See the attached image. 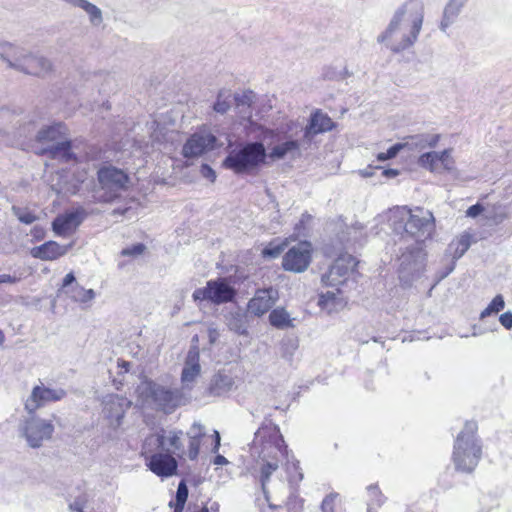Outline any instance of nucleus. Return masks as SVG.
I'll use <instances>...</instances> for the list:
<instances>
[{
	"mask_svg": "<svg viewBox=\"0 0 512 512\" xmlns=\"http://www.w3.org/2000/svg\"><path fill=\"white\" fill-rule=\"evenodd\" d=\"M424 21L422 0H407L393 13L387 27L377 36V42L394 54L413 47Z\"/></svg>",
	"mask_w": 512,
	"mask_h": 512,
	"instance_id": "1",
	"label": "nucleus"
},
{
	"mask_svg": "<svg viewBox=\"0 0 512 512\" xmlns=\"http://www.w3.org/2000/svg\"><path fill=\"white\" fill-rule=\"evenodd\" d=\"M287 447L279 428L272 423H264L255 432L250 446L251 457L255 460V471L259 473V480L264 493L271 475L279 468V464L286 458Z\"/></svg>",
	"mask_w": 512,
	"mask_h": 512,
	"instance_id": "2",
	"label": "nucleus"
},
{
	"mask_svg": "<svg viewBox=\"0 0 512 512\" xmlns=\"http://www.w3.org/2000/svg\"><path fill=\"white\" fill-rule=\"evenodd\" d=\"M392 227L405 243L413 240L414 244L423 245L432 236L435 223L430 211L419 207L415 210L403 207L394 213Z\"/></svg>",
	"mask_w": 512,
	"mask_h": 512,
	"instance_id": "3",
	"label": "nucleus"
},
{
	"mask_svg": "<svg viewBox=\"0 0 512 512\" xmlns=\"http://www.w3.org/2000/svg\"><path fill=\"white\" fill-rule=\"evenodd\" d=\"M477 429L476 422L467 421L456 437L452 458L459 471L472 472L482 457V444L476 435Z\"/></svg>",
	"mask_w": 512,
	"mask_h": 512,
	"instance_id": "4",
	"label": "nucleus"
},
{
	"mask_svg": "<svg viewBox=\"0 0 512 512\" xmlns=\"http://www.w3.org/2000/svg\"><path fill=\"white\" fill-rule=\"evenodd\" d=\"M267 151L262 142H248L232 149L223 165L235 173H251L266 163Z\"/></svg>",
	"mask_w": 512,
	"mask_h": 512,
	"instance_id": "5",
	"label": "nucleus"
},
{
	"mask_svg": "<svg viewBox=\"0 0 512 512\" xmlns=\"http://www.w3.org/2000/svg\"><path fill=\"white\" fill-rule=\"evenodd\" d=\"M100 188L94 192V199L99 203H109L119 196L121 190L128 188L129 176L121 169L106 166L97 173Z\"/></svg>",
	"mask_w": 512,
	"mask_h": 512,
	"instance_id": "6",
	"label": "nucleus"
},
{
	"mask_svg": "<svg viewBox=\"0 0 512 512\" xmlns=\"http://www.w3.org/2000/svg\"><path fill=\"white\" fill-rule=\"evenodd\" d=\"M18 135L20 137L30 138L35 133V139L41 144L56 143L67 136V127L63 123H54L49 126H44L36 131L37 123L35 116L27 115L18 119Z\"/></svg>",
	"mask_w": 512,
	"mask_h": 512,
	"instance_id": "7",
	"label": "nucleus"
},
{
	"mask_svg": "<svg viewBox=\"0 0 512 512\" xmlns=\"http://www.w3.org/2000/svg\"><path fill=\"white\" fill-rule=\"evenodd\" d=\"M236 296V290L225 277L207 281L206 286L193 292L195 301H208L215 305L231 302Z\"/></svg>",
	"mask_w": 512,
	"mask_h": 512,
	"instance_id": "8",
	"label": "nucleus"
},
{
	"mask_svg": "<svg viewBox=\"0 0 512 512\" xmlns=\"http://www.w3.org/2000/svg\"><path fill=\"white\" fill-rule=\"evenodd\" d=\"M426 253L423 245L406 243L404 251L399 257L400 279L409 281L417 278L425 266Z\"/></svg>",
	"mask_w": 512,
	"mask_h": 512,
	"instance_id": "9",
	"label": "nucleus"
},
{
	"mask_svg": "<svg viewBox=\"0 0 512 512\" xmlns=\"http://www.w3.org/2000/svg\"><path fill=\"white\" fill-rule=\"evenodd\" d=\"M144 393L157 409L165 413H171L183 404V394L179 389H170L155 382L147 383Z\"/></svg>",
	"mask_w": 512,
	"mask_h": 512,
	"instance_id": "10",
	"label": "nucleus"
},
{
	"mask_svg": "<svg viewBox=\"0 0 512 512\" xmlns=\"http://www.w3.org/2000/svg\"><path fill=\"white\" fill-rule=\"evenodd\" d=\"M11 68L25 74L42 76L51 71L52 64L47 58L18 47Z\"/></svg>",
	"mask_w": 512,
	"mask_h": 512,
	"instance_id": "11",
	"label": "nucleus"
},
{
	"mask_svg": "<svg viewBox=\"0 0 512 512\" xmlns=\"http://www.w3.org/2000/svg\"><path fill=\"white\" fill-rule=\"evenodd\" d=\"M357 265L356 259L350 254L340 255L329 270L321 277V281L326 286H338L343 284L348 275L354 271Z\"/></svg>",
	"mask_w": 512,
	"mask_h": 512,
	"instance_id": "12",
	"label": "nucleus"
},
{
	"mask_svg": "<svg viewBox=\"0 0 512 512\" xmlns=\"http://www.w3.org/2000/svg\"><path fill=\"white\" fill-rule=\"evenodd\" d=\"M54 432V425L38 417H31L26 420L23 435L32 448H39L45 440H49Z\"/></svg>",
	"mask_w": 512,
	"mask_h": 512,
	"instance_id": "13",
	"label": "nucleus"
},
{
	"mask_svg": "<svg viewBox=\"0 0 512 512\" xmlns=\"http://www.w3.org/2000/svg\"><path fill=\"white\" fill-rule=\"evenodd\" d=\"M311 246L308 242H301L291 247L284 255L282 266L284 270L301 273L307 270L311 263Z\"/></svg>",
	"mask_w": 512,
	"mask_h": 512,
	"instance_id": "14",
	"label": "nucleus"
},
{
	"mask_svg": "<svg viewBox=\"0 0 512 512\" xmlns=\"http://www.w3.org/2000/svg\"><path fill=\"white\" fill-rule=\"evenodd\" d=\"M182 431L171 430L167 434L164 430L149 436L145 444L154 443L157 447L168 454L173 453L179 458H183L186 455V450L181 442Z\"/></svg>",
	"mask_w": 512,
	"mask_h": 512,
	"instance_id": "15",
	"label": "nucleus"
},
{
	"mask_svg": "<svg viewBox=\"0 0 512 512\" xmlns=\"http://www.w3.org/2000/svg\"><path fill=\"white\" fill-rule=\"evenodd\" d=\"M87 216L86 209L78 206L62 215H58L52 222L53 231L58 236H65L80 226Z\"/></svg>",
	"mask_w": 512,
	"mask_h": 512,
	"instance_id": "16",
	"label": "nucleus"
},
{
	"mask_svg": "<svg viewBox=\"0 0 512 512\" xmlns=\"http://www.w3.org/2000/svg\"><path fill=\"white\" fill-rule=\"evenodd\" d=\"M216 142V136L211 133H194L184 144L182 154L185 158L199 157L213 150Z\"/></svg>",
	"mask_w": 512,
	"mask_h": 512,
	"instance_id": "17",
	"label": "nucleus"
},
{
	"mask_svg": "<svg viewBox=\"0 0 512 512\" xmlns=\"http://www.w3.org/2000/svg\"><path fill=\"white\" fill-rule=\"evenodd\" d=\"M66 392L64 389H51L45 386H35L30 397L25 402V409L29 413H34L39 407L49 402H56L64 398Z\"/></svg>",
	"mask_w": 512,
	"mask_h": 512,
	"instance_id": "18",
	"label": "nucleus"
},
{
	"mask_svg": "<svg viewBox=\"0 0 512 512\" xmlns=\"http://www.w3.org/2000/svg\"><path fill=\"white\" fill-rule=\"evenodd\" d=\"M145 459L149 469L159 477L168 478L177 473L178 463L171 454L154 453Z\"/></svg>",
	"mask_w": 512,
	"mask_h": 512,
	"instance_id": "19",
	"label": "nucleus"
},
{
	"mask_svg": "<svg viewBox=\"0 0 512 512\" xmlns=\"http://www.w3.org/2000/svg\"><path fill=\"white\" fill-rule=\"evenodd\" d=\"M335 127L333 120L321 110L311 113L303 131V141L310 145L315 135L331 131Z\"/></svg>",
	"mask_w": 512,
	"mask_h": 512,
	"instance_id": "20",
	"label": "nucleus"
},
{
	"mask_svg": "<svg viewBox=\"0 0 512 512\" xmlns=\"http://www.w3.org/2000/svg\"><path fill=\"white\" fill-rule=\"evenodd\" d=\"M103 415L108 420L109 426L117 429L125 414L124 401L118 395H108L103 400Z\"/></svg>",
	"mask_w": 512,
	"mask_h": 512,
	"instance_id": "21",
	"label": "nucleus"
},
{
	"mask_svg": "<svg viewBox=\"0 0 512 512\" xmlns=\"http://www.w3.org/2000/svg\"><path fill=\"white\" fill-rule=\"evenodd\" d=\"M72 248V243L60 245L55 241H47L42 245L33 247L31 255L43 261H52L64 256Z\"/></svg>",
	"mask_w": 512,
	"mask_h": 512,
	"instance_id": "22",
	"label": "nucleus"
},
{
	"mask_svg": "<svg viewBox=\"0 0 512 512\" xmlns=\"http://www.w3.org/2000/svg\"><path fill=\"white\" fill-rule=\"evenodd\" d=\"M307 143L298 139L288 138L283 142H279L276 144L269 153H267L268 157L272 160H281L286 156L290 155L294 158L296 155H299V150L301 147H307Z\"/></svg>",
	"mask_w": 512,
	"mask_h": 512,
	"instance_id": "23",
	"label": "nucleus"
},
{
	"mask_svg": "<svg viewBox=\"0 0 512 512\" xmlns=\"http://www.w3.org/2000/svg\"><path fill=\"white\" fill-rule=\"evenodd\" d=\"M438 141L439 135L437 134H416L406 137L401 145H403V149L421 151L428 147H435Z\"/></svg>",
	"mask_w": 512,
	"mask_h": 512,
	"instance_id": "24",
	"label": "nucleus"
},
{
	"mask_svg": "<svg viewBox=\"0 0 512 512\" xmlns=\"http://www.w3.org/2000/svg\"><path fill=\"white\" fill-rule=\"evenodd\" d=\"M470 246H471V235L468 233L462 234L460 237L456 238L449 244V246L447 248V253H449V255L452 256L453 263L449 267L448 271L444 275L441 276V279L446 277L448 274H450L454 270L455 261L460 259L465 254V252L470 248Z\"/></svg>",
	"mask_w": 512,
	"mask_h": 512,
	"instance_id": "25",
	"label": "nucleus"
},
{
	"mask_svg": "<svg viewBox=\"0 0 512 512\" xmlns=\"http://www.w3.org/2000/svg\"><path fill=\"white\" fill-rule=\"evenodd\" d=\"M274 300L270 290H259L248 303V311L255 316H262L273 306Z\"/></svg>",
	"mask_w": 512,
	"mask_h": 512,
	"instance_id": "26",
	"label": "nucleus"
},
{
	"mask_svg": "<svg viewBox=\"0 0 512 512\" xmlns=\"http://www.w3.org/2000/svg\"><path fill=\"white\" fill-rule=\"evenodd\" d=\"M233 386V378L229 374L219 371L211 378L208 392L212 396H222L230 392Z\"/></svg>",
	"mask_w": 512,
	"mask_h": 512,
	"instance_id": "27",
	"label": "nucleus"
},
{
	"mask_svg": "<svg viewBox=\"0 0 512 512\" xmlns=\"http://www.w3.org/2000/svg\"><path fill=\"white\" fill-rule=\"evenodd\" d=\"M206 435L205 428L200 423L194 422L187 432L189 446L186 455L190 460H196L199 455L202 438Z\"/></svg>",
	"mask_w": 512,
	"mask_h": 512,
	"instance_id": "28",
	"label": "nucleus"
},
{
	"mask_svg": "<svg viewBox=\"0 0 512 512\" xmlns=\"http://www.w3.org/2000/svg\"><path fill=\"white\" fill-rule=\"evenodd\" d=\"M43 152H47L52 159H57L68 163L75 159V154L71 151V141L66 137L57 141Z\"/></svg>",
	"mask_w": 512,
	"mask_h": 512,
	"instance_id": "29",
	"label": "nucleus"
},
{
	"mask_svg": "<svg viewBox=\"0 0 512 512\" xmlns=\"http://www.w3.org/2000/svg\"><path fill=\"white\" fill-rule=\"evenodd\" d=\"M199 355L189 354L181 374V381L184 386H188L189 383L193 382L200 373Z\"/></svg>",
	"mask_w": 512,
	"mask_h": 512,
	"instance_id": "30",
	"label": "nucleus"
},
{
	"mask_svg": "<svg viewBox=\"0 0 512 512\" xmlns=\"http://www.w3.org/2000/svg\"><path fill=\"white\" fill-rule=\"evenodd\" d=\"M270 324L278 329H286L294 327V319L284 308H276L269 314Z\"/></svg>",
	"mask_w": 512,
	"mask_h": 512,
	"instance_id": "31",
	"label": "nucleus"
},
{
	"mask_svg": "<svg viewBox=\"0 0 512 512\" xmlns=\"http://www.w3.org/2000/svg\"><path fill=\"white\" fill-rule=\"evenodd\" d=\"M461 9L462 8L460 6L455 5L450 1L447 3L444 8L443 17L440 23L441 31L446 32L447 28L456 21Z\"/></svg>",
	"mask_w": 512,
	"mask_h": 512,
	"instance_id": "32",
	"label": "nucleus"
},
{
	"mask_svg": "<svg viewBox=\"0 0 512 512\" xmlns=\"http://www.w3.org/2000/svg\"><path fill=\"white\" fill-rule=\"evenodd\" d=\"M188 498V487L184 480H181L178 484L175 502H170V506L174 507V512H183L185 503Z\"/></svg>",
	"mask_w": 512,
	"mask_h": 512,
	"instance_id": "33",
	"label": "nucleus"
},
{
	"mask_svg": "<svg viewBox=\"0 0 512 512\" xmlns=\"http://www.w3.org/2000/svg\"><path fill=\"white\" fill-rule=\"evenodd\" d=\"M418 163L421 167L430 170L431 172H439L438 166V152H427L419 157Z\"/></svg>",
	"mask_w": 512,
	"mask_h": 512,
	"instance_id": "34",
	"label": "nucleus"
},
{
	"mask_svg": "<svg viewBox=\"0 0 512 512\" xmlns=\"http://www.w3.org/2000/svg\"><path fill=\"white\" fill-rule=\"evenodd\" d=\"M505 301L502 295H496L490 304L481 312L480 318L484 319L493 313H498L504 309Z\"/></svg>",
	"mask_w": 512,
	"mask_h": 512,
	"instance_id": "35",
	"label": "nucleus"
},
{
	"mask_svg": "<svg viewBox=\"0 0 512 512\" xmlns=\"http://www.w3.org/2000/svg\"><path fill=\"white\" fill-rule=\"evenodd\" d=\"M71 297L76 302L86 303L91 301L95 297V292L93 289H84L81 286L76 285L72 288Z\"/></svg>",
	"mask_w": 512,
	"mask_h": 512,
	"instance_id": "36",
	"label": "nucleus"
},
{
	"mask_svg": "<svg viewBox=\"0 0 512 512\" xmlns=\"http://www.w3.org/2000/svg\"><path fill=\"white\" fill-rule=\"evenodd\" d=\"M17 49L18 46H15L9 42L0 41V56L5 62H7L10 68L12 66V61L17 52Z\"/></svg>",
	"mask_w": 512,
	"mask_h": 512,
	"instance_id": "37",
	"label": "nucleus"
},
{
	"mask_svg": "<svg viewBox=\"0 0 512 512\" xmlns=\"http://www.w3.org/2000/svg\"><path fill=\"white\" fill-rule=\"evenodd\" d=\"M229 97V91H219L217 95V100L213 105L214 111L220 114L226 113L230 109V102L228 101Z\"/></svg>",
	"mask_w": 512,
	"mask_h": 512,
	"instance_id": "38",
	"label": "nucleus"
},
{
	"mask_svg": "<svg viewBox=\"0 0 512 512\" xmlns=\"http://www.w3.org/2000/svg\"><path fill=\"white\" fill-rule=\"evenodd\" d=\"M12 213L21 223L27 225L32 224L34 221L37 220V217L34 215L33 212L18 206H12Z\"/></svg>",
	"mask_w": 512,
	"mask_h": 512,
	"instance_id": "39",
	"label": "nucleus"
},
{
	"mask_svg": "<svg viewBox=\"0 0 512 512\" xmlns=\"http://www.w3.org/2000/svg\"><path fill=\"white\" fill-rule=\"evenodd\" d=\"M438 166L439 171L441 169L451 171L454 169V160L451 157V150L445 149L442 152H438Z\"/></svg>",
	"mask_w": 512,
	"mask_h": 512,
	"instance_id": "40",
	"label": "nucleus"
},
{
	"mask_svg": "<svg viewBox=\"0 0 512 512\" xmlns=\"http://www.w3.org/2000/svg\"><path fill=\"white\" fill-rule=\"evenodd\" d=\"M284 250V245L279 243H269L263 250L262 256L264 258L275 259L281 255Z\"/></svg>",
	"mask_w": 512,
	"mask_h": 512,
	"instance_id": "41",
	"label": "nucleus"
},
{
	"mask_svg": "<svg viewBox=\"0 0 512 512\" xmlns=\"http://www.w3.org/2000/svg\"><path fill=\"white\" fill-rule=\"evenodd\" d=\"M368 493L370 496V503L368 504V512H372L373 505H376L379 507L383 504V502H384L383 495L380 492V490L378 489V487L373 486V485L368 487Z\"/></svg>",
	"mask_w": 512,
	"mask_h": 512,
	"instance_id": "42",
	"label": "nucleus"
},
{
	"mask_svg": "<svg viewBox=\"0 0 512 512\" xmlns=\"http://www.w3.org/2000/svg\"><path fill=\"white\" fill-rule=\"evenodd\" d=\"M401 150H403V145L400 143H396L393 146H391L387 152H381L377 155V159L379 161H386L389 159L394 158Z\"/></svg>",
	"mask_w": 512,
	"mask_h": 512,
	"instance_id": "43",
	"label": "nucleus"
},
{
	"mask_svg": "<svg viewBox=\"0 0 512 512\" xmlns=\"http://www.w3.org/2000/svg\"><path fill=\"white\" fill-rule=\"evenodd\" d=\"M337 493H330L327 495L321 503V512H335Z\"/></svg>",
	"mask_w": 512,
	"mask_h": 512,
	"instance_id": "44",
	"label": "nucleus"
},
{
	"mask_svg": "<svg viewBox=\"0 0 512 512\" xmlns=\"http://www.w3.org/2000/svg\"><path fill=\"white\" fill-rule=\"evenodd\" d=\"M146 246L142 243H137L132 246L126 247L121 251L122 256L136 257L144 253Z\"/></svg>",
	"mask_w": 512,
	"mask_h": 512,
	"instance_id": "45",
	"label": "nucleus"
},
{
	"mask_svg": "<svg viewBox=\"0 0 512 512\" xmlns=\"http://www.w3.org/2000/svg\"><path fill=\"white\" fill-rule=\"evenodd\" d=\"M23 278H25L23 272H15L13 275L0 274V284H16L20 282Z\"/></svg>",
	"mask_w": 512,
	"mask_h": 512,
	"instance_id": "46",
	"label": "nucleus"
},
{
	"mask_svg": "<svg viewBox=\"0 0 512 512\" xmlns=\"http://www.w3.org/2000/svg\"><path fill=\"white\" fill-rule=\"evenodd\" d=\"M200 172L204 178H207L211 181L216 179L215 171L208 164H202Z\"/></svg>",
	"mask_w": 512,
	"mask_h": 512,
	"instance_id": "47",
	"label": "nucleus"
},
{
	"mask_svg": "<svg viewBox=\"0 0 512 512\" xmlns=\"http://www.w3.org/2000/svg\"><path fill=\"white\" fill-rule=\"evenodd\" d=\"M235 101L238 105H250L253 101V94L252 92H249L242 95H236Z\"/></svg>",
	"mask_w": 512,
	"mask_h": 512,
	"instance_id": "48",
	"label": "nucleus"
},
{
	"mask_svg": "<svg viewBox=\"0 0 512 512\" xmlns=\"http://www.w3.org/2000/svg\"><path fill=\"white\" fill-rule=\"evenodd\" d=\"M483 206L479 203L475 204V205H472L470 206L467 211H466V215L468 217H477L478 215H480L483 211Z\"/></svg>",
	"mask_w": 512,
	"mask_h": 512,
	"instance_id": "49",
	"label": "nucleus"
},
{
	"mask_svg": "<svg viewBox=\"0 0 512 512\" xmlns=\"http://www.w3.org/2000/svg\"><path fill=\"white\" fill-rule=\"evenodd\" d=\"M499 321L502 324V326H504L506 329H511L512 328V313L505 312V313L501 314Z\"/></svg>",
	"mask_w": 512,
	"mask_h": 512,
	"instance_id": "50",
	"label": "nucleus"
},
{
	"mask_svg": "<svg viewBox=\"0 0 512 512\" xmlns=\"http://www.w3.org/2000/svg\"><path fill=\"white\" fill-rule=\"evenodd\" d=\"M69 508L75 512H84V503L80 499H75L69 504Z\"/></svg>",
	"mask_w": 512,
	"mask_h": 512,
	"instance_id": "51",
	"label": "nucleus"
},
{
	"mask_svg": "<svg viewBox=\"0 0 512 512\" xmlns=\"http://www.w3.org/2000/svg\"><path fill=\"white\" fill-rule=\"evenodd\" d=\"M213 438H214V446L212 448V453H217L219 448H220V445H221V437H220V434L217 430H214L213 432Z\"/></svg>",
	"mask_w": 512,
	"mask_h": 512,
	"instance_id": "52",
	"label": "nucleus"
},
{
	"mask_svg": "<svg viewBox=\"0 0 512 512\" xmlns=\"http://www.w3.org/2000/svg\"><path fill=\"white\" fill-rule=\"evenodd\" d=\"M381 174L386 178H394L399 175V171L397 169L387 168L383 169Z\"/></svg>",
	"mask_w": 512,
	"mask_h": 512,
	"instance_id": "53",
	"label": "nucleus"
},
{
	"mask_svg": "<svg viewBox=\"0 0 512 512\" xmlns=\"http://www.w3.org/2000/svg\"><path fill=\"white\" fill-rule=\"evenodd\" d=\"M75 281V276L72 272L68 273L63 279V288L71 285Z\"/></svg>",
	"mask_w": 512,
	"mask_h": 512,
	"instance_id": "54",
	"label": "nucleus"
},
{
	"mask_svg": "<svg viewBox=\"0 0 512 512\" xmlns=\"http://www.w3.org/2000/svg\"><path fill=\"white\" fill-rule=\"evenodd\" d=\"M213 463L218 466L226 465L228 464V460L220 454H217L213 460Z\"/></svg>",
	"mask_w": 512,
	"mask_h": 512,
	"instance_id": "55",
	"label": "nucleus"
},
{
	"mask_svg": "<svg viewBox=\"0 0 512 512\" xmlns=\"http://www.w3.org/2000/svg\"><path fill=\"white\" fill-rule=\"evenodd\" d=\"M232 325H233L232 329H234L238 334H240V335L247 334V329L243 324L235 323V325L234 324H232Z\"/></svg>",
	"mask_w": 512,
	"mask_h": 512,
	"instance_id": "56",
	"label": "nucleus"
},
{
	"mask_svg": "<svg viewBox=\"0 0 512 512\" xmlns=\"http://www.w3.org/2000/svg\"><path fill=\"white\" fill-rule=\"evenodd\" d=\"M334 297L333 292H327L326 294L321 295V298L319 300V304H323L325 301L332 299Z\"/></svg>",
	"mask_w": 512,
	"mask_h": 512,
	"instance_id": "57",
	"label": "nucleus"
},
{
	"mask_svg": "<svg viewBox=\"0 0 512 512\" xmlns=\"http://www.w3.org/2000/svg\"><path fill=\"white\" fill-rule=\"evenodd\" d=\"M361 174H362L364 177H370V176H372V174H373V173H372V171H371V168H370V167H368V168H366V169L362 170V171H361Z\"/></svg>",
	"mask_w": 512,
	"mask_h": 512,
	"instance_id": "58",
	"label": "nucleus"
},
{
	"mask_svg": "<svg viewBox=\"0 0 512 512\" xmlns=\"http://www.w3.org/2000/svg\"><path fill=\"white\" fill-rule=\"evenodd\" d=\"M449 1L462 8L468 0H449Z\"/></svg>",
	"mask_w": 512,
	"mask_h": 512,
	"instance_id": "59",
	"label": "nucleus"
},
{
	"mask_svg": "<svg viewBox=\"0 0 512 512\" xmlns=\"http://www.w3.org/2000/svg\"><path fill=\"white\" fill-rule=\"evenodd\" d=\"M303 479V474L301 472H298L297 477L290 476V481H301Z\"/></svg>",
	"mask_w": 512,
	"mask_h": 512,
	"instance_id": "60",
	"label": "nucleus"
},
{
	"mask_svg": "<svg viewBox=\"0 0 512 512\" xmlns=\"http://www.w3.org/2000/svg\"><path fill=\"white\" fill-rule=\"evenodd\" d=\"M218 507H219L218 503L213 502V503L210 505V507H208L209 512H210V511L217 512V511H218Z\"/></svg>",
	"mask_w": 512,
	"mask_h": 512,
	"instance_id": "61",
	"label": "nucleus"
},
{
	"mask_svg": "<svg viewBox=\"0 0 512 512\" xmlns=\"http://www.w3.org/2000/svg\"><path fill=\"white\" fill-rule=\"evenodd\" d=\"M125 211H126V210L114 209V210H113V212H112V214H113V215H123Z\"/></svg>",
	"mask_w": 512,
	"mask_h": 512,
	"instance_id": "62",
	"label": "nucleus"
},
{
	"mask_svg": "<svg viewBox=\"0 0 512 512\" xmlns=\"http://www.w3.org/2000/svg\"><path fill=\"white\" fill-rule=\"evenodd\" d=\"M5 341V335L4 333L0 330V345H2Z\"/></svg>",
	"mask_w": 512,
	"mask_h": 512,
	"instance_id": "63",
	"label": "nucleus"
},
{
	"mask_svg": "<svg viewBox=\"0 0 512 512\" xmlns=\"http://www.w3.org/2000/svg\"><path fill=\"white\" fill-rule=\"evenodd\" d=\"M199 512H209V509L207 506H204Z\"/></svg>",
	"mask_w": 512,
	"mask_h": 512,
	"instance_id": "64",
	"label": "nucleus"
}]
</instances>
